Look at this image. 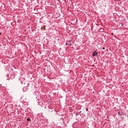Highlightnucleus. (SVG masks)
<instances>
[{"mask_svg":"<svg viewBox=\"0 0 128 128\" xmlns=\"http://www.w3.org/2000/svg\"><path fill=\"white\" fill-rule=\"evenodd\" d=\"M86 112H88V108H86Z\"/></svg>","mask_w":128,"mask_h":128,"instance_id":"7","label":"nucleus"},{"mask_svg":"<svg viewBox=\"0 0 128 128\" xmlns=\"http://www.w3.org/2000/svg\"><path fill=\"white\" fill-rule=\"evenodd\" d=\"M98 52L96 51H94L93 53H92V56H98Z\"/></svg>","mask_w":128,"mask_h":128,"instance_id":"2","label":"nucleus"},{"mask_svg":"<svg viewBox=\"0 0 128 128\" xmlns=\"http://www.w3.org/2000/svg\"><path fill=\"white\" fill-rule=\"evenodd\" d=\"M118 114H119L120 116H122V114H120V112H118Z\"/></svg>","mask_w":128,"mask_h":128,"instance_id":"6","label":"nucleus"},{"mask_svg":"<svg viewBox=\"0 0 128 128\" xmlns=\"http://www.w3.org/2000/svg\"><path fill=\"white\" fill-rule=\"evenodd\" d=\"M38 104H40V102H38Z\"/></svg>","mask_w":128,"mask_h":128,"instance_id":"12","label":"nucleus"},{"mask_svg":"<svg viewBox=\"0 0 128 128\" xmlns=\"http://www.w3.org/2000/svg\"><path fill=\"white\" fill-rule=\"evenodd\" d=\"M69 42H71L70 40H69Z\"/></svg>","mask_w":128,"mask_h":128,"instance_id":"13","label":"nucleus"},{"mask_svg":"<svg viewBox=\"0 0 128 128\" xmlns=\"http://www.w3.org/2000/svg\"><path fill=\"white\" fill-rule=\"evenodd\" d=\"M76 116H78V113L76 114Z\"/></svg>","mask_w":128,"mask_h":128,"instance_id":"14","label":"nucleus"},{"mask_svg":"<svg viewBox=\"0 0 128 128\" xmlns=\"http://www.w3.org/2000/svg\"><path fill=\"white\" fill-rule=\"evenodd\" d=\"M27 120H28V122H30V118H28Z\"/></svg>","mask_w":128,"mask_h":128,"instance_id":"5","label":"nucleus"},{"mask_svg":"<svg viewBox=\"0 0 128 128\" xmlns=\"http://www.w3.org/2000/svg\"><path fill=\"white\" fill-rule=\"evenodd\" d=\"M66 46H68V43H66Z\"/></svg>","mask_w":128,"mask_h":128,"instance_id":"11","label":"nucleus"},{"mask_svg":"<svg viewBox=\"0 0 128 128\" xmlns=\"http://www.w3.org/2000/svg\"><path fill=\"white\" fill-rule=\"evenodd\" d=\"M28 83H27V85L26 86H24L22 88L23 92H28Z\"/></svg>","mask_w":128,"mask_h":128,"instance_id":"1","label":"nucleus"},{"mask_svg":"<svg viewBox=\"0 0 128 128\" xmlns=\"http://www.w3.org/2000/svg\"><path fill=\"white\" fill-rule=\"evenodd\" d=\"M6 76H7V78H7L6 80H9L8 78H10V74H7Z\"/></svg>","mask_w":128,"mask_h":128,"instance_id":"4","label":"nucleus"},{"mask_svg":"<svg viewBox=\"0 0 128 128\" xmlns=\"http://www.w3.org/2000/svg\"><path fill=\"white\" fill-rule=\"evenodd\" d=\"M69 46H72V44H69Z\"/></svg>","mask_w":128,"mask_h":128,"instance_id":"10","label":"nucleus"},{"mask_svg":"<svg viewBox=\"0 0 128 128\" xmlns=\"http://www.w3.org/2000/svg\"><path fill=\"white\" fill-rule=\"evenodd\" d=\"M48 108H49V110H48L49 112H56V110H54L52 108H50V107H48Z\"/></svg>","mask_w":128,"mask_h":128,"instance_id":"3","label":"nucleus"},{"mask_svg":"<svg viewBox=\"0 0 128 128\" xmlns=\"http://www.w3.org/2000/svg\"><path fill=\"white\" fill-rule=\"evenodd\" d=\"M102 50H106V48L103 47V48H102Z\"/></svg>","mask_w":128,"mask_h":128,"instance_id":"9","label":"nucleus"},{"mask_svg":"<svg viewBox=\"0 0 128 128\" xmlns=\"http://www.w3.org/2000/svg\"><path fill=\"white\" fill-rule=\"evenodd\" d=\"M21 84H24L26 83H24V82H21Z\"/></svg>","mask_w":128,"mask_h":128,"instance_id":"8","label":"nucleus"}]
</instances>
